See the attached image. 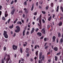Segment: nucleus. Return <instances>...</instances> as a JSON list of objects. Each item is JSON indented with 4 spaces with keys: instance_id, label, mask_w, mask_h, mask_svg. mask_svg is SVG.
I'll list each match as a JSON object with an SVG mask.
<instances>
[{
    "instance_id": "nucleus-15",
    "label": "nucleus",
    "mask_w": 63,
    "mask_h": 63,
    "mask_svg": "<svg viewBox=\"0 0 63 63\" xmlns=\"http://www.w3.org/2000/svg\"><path fill=\"white\" fill-rule=\"evenodd\" d=\"M4 37L5 38H7L8 37V34H6L5 35H4Z\"/></svg>"
},
{
    "instance_id": "nucleus-61",
    "label": "nucleus",
    "mask_w": 63,
    "mask_h": 63,
    "mask_svg": "<svg viewBox=\"0 0 63 63\" xmlns=\"http://www.w3.org/2000/svg\"><path fill=\"white\" fill-rule=\"evenodd\" d=\"M43 38H44V37L43 36H42L40 38V39H43Z\"/></svg>"
},
{
    "instance_id": "nucleus-25",
    "label": "nucleus",
    "mask_w": 63,
    "mask_h": 63,
    "mask_svg": "<svg viewBox=\"0 0 63 63\" xmlns=\"http://www.w3.org/2000/svg\"><path fill=\"white\" fill-rule=\"evenodd\" d=\"M58 10H59V6H58L57 7V9L56 10V12L58 11Z\"/></svg>"
},
{
    "instance_id": "nucleus-40",
    "label": "nucleus",
    "mask_w": 63,
    "mask_h": 63,
    "mask_svg": "<svg viewBox=\"0 0 63 63\" xmlns=\"http://www.w3.org/2000/svg\"><path fill=\"white\" fill-rule=\"evenodd\" d=\"M11 20V19H9L8 20V23H9V22H10V20Z\"/></svg>"
},
{
    "instance_id": "nucleus-62",
    "label": "nucleus",
    "mask_w": 63,
    "mask_h": 63,
    "mask_svg": "<svg viewBox=\"0 0 63 63\" xmlns=\"http://www.w3.org/2000/svg\"><path fill=\"white\" fill-rule=\"evenodd\" d=\"M32 24L33 25H34V24H35V22H32Z\"/></svg>"
},
{
    "instance_id": "nucleus-18",
    "label": "nucleus",
    "mask_w": 63,
    "mask_h": 63,
    "mask_svg": "<svg viewBox=\"0 0 63 63\" xmlns=\"http://www.w3.org/2000/svg\"><path fill=\"white\" fill-rule=\"evenodd\" d=\"M25 30H24L23 32V36H25Z\"/></svg>"
},
{
    "instance_id": "nucleus-33",
    "label": "nucleus",
    "mask_w": 63,
    "mask_h": 63,
    "mask_svg": "<svg viewBox=\"0 0 63 63\" xmlns=\"http://www.w3.org/2000/svg\"><path fill=\"white\" fill-rule=\"evenodd\" d=\"M43 60H40H40H39L38 61V62L39 63H41V62H42V61Z\"/></svg>"
},
{
    "instance_id": "nucleus-47",
    "label": "nucleus",
    "mask_w": 63,
    "mask_h": 63,
    "mask_svg": "<svg viewBox=\"0 0 63 63\" xmlns=\"http://www.w3.org/2000/svg\"><path fill=\"white\" fill-rule=\"evenodd\" d=\"M28 20H29V19H27V21H26L27 23H28Z\"/></svg>"
},
{
    "instance_id": "nucleus-43",
    "label": "nucleus",
    "mask_w": 63,
    "mask_h": 63,
    "mask_svg": "<svg viewBox=\"0 0 63 63\" xmlns=\"http://www.w3.org/2000/svg\"><path fill=\"white\" fill-rule=\"evenodd\" d=\"M48 47V46H46L45 47V49H47Z\"/></svg>"
},
{
    "instance_id": "nucleus-54",
    "label": "nucleus",
    "mask_w": 63,
    "mask_h": 63,
    "mask_svg": "<svg viewBox=\"0 0 63 63\" xmlns=\"http://www.w3.org/2000/svg\"><path fill=\"white\" fill-rule=\"evenodd\" d=\"M16 36V33H15L14 35L13 36V37H15Z\"/></svg>"
},
{
    "instance_id": "nucleus-50",
    "label": "nucleus",
    "mask_w": 63,
    "mask_h": 63,
    "mask_svg": "<svg viewBox=\"0 0 63 63\" xmlns=\"http://www.w3.org/2000/svg\"><path fill=\"white\" fill-rule=\"evenodd\" d=\"M26 34L27 35H28V34H29V32H27L26 33Z\"/></svg>"
},
{
    "instance_id": "nucleus-58",
    "label": "nucleus",
    "mask_w": 63,
    "mask_h": 63,
    "mask_svg": "<svg viewBox=\"0 0 63 63\" xmlns=\"http://www.w3.org/2000/svg\"><path fill=\"white\" fill-rule=\"evenodd\" d=\"M19 24H22V23H21V21L19 22Z\"/></svg>"
},
{
    "instance_id": "nucleus-46",
    "label": "nucleus",
    "mask_w": 63,
    "mask_h": 63,
    "mask_svg": "<svg viewBox=\"0 0 63 63\" xmlns=\"http://www.w3.org/2000/svg\"><path fill=\"white\" fill-rule=\"evenodd\" d=\"M37 45H36L34 47V49H36L37 48Z\"/></svg>"
},
{
    "instance_id": "nucleus-24",
    "label": "nucleus",
    "mask_w": 63,
    "mask_h": 63,
    "mask_svg": "<svg viewBox=\"0 0 63 63\" xmlns=\"http://www.w3.org/2000/svg\"><path fill=\"white\" fill-rule=\"evenodd\" d=\"M17 19H16L14 21V24H15V23H16V21H17Z\"/></svg>"
},
{
    "instance_id": "nucleus-6",
    "label": "nucleus",
    "mask_w": 63,
    "mask_h": 63,
    "mask_svg": "<svg viewBox=\"0 0 63 63\" xmlns=\"http://www.w3.org/2000/svg\"><path fill=\"white\" fill-rule=\"evenodd\" d=\"M41 31L42 33H43V34H45V33H46V31H45V30L44 28L42 29Z\"/></svg>"
},
{
    "instance_id": "nucleus-30",
    "label": "nucleus",
    "mask_w": 63,
    "mask_h": 63,
    "mask_svg": "<svg viewBox=\"0 0 63 63\" xmlns=\"http://www.w3.org/2000/svg\"><path fill=\"white\" fill-rule=\"evenodd\" d=\"M20 51L21 53H22V48H20Z\"/></svg>"
},
{
    "instance_id": "nucleus-4",
    "label": "nucleus",
    "mask_w": 63,
    "mask_h": 63,
    "mask_svg": "<svg viewBox=\"0 0 63 63\" xmlns=\"http://www.w3.org/2000/svg\"><path fill=\"white\" fill-rule=\"evenodd\" d=\"M16 11V9H15V8H14L12 10V11L11 13V15H13L14 14L15 12Z\"/></svg>"
},
{
    "instance_id": "nucleus-55",
    "label": "nucleus",
    "mask_w": 63,
    "mask_h": 63,
    "mask_svg": "<svg viewBox=\"0 0 63 63\" xmlns=\"http://www.w3.org/2000/svg\"><path fill=\"white\" fill-rule=\"evenodd\" d=\"M30 55L29 54H27V56H29Z\"/></svg>"
},
{
    "instance_id": "nucleus-34",
    "label": "nucleus",
    "mask_w": 63,
    "mask_h": 63,
    "mask_svg": "<svg viewBox=\"0 0 63 63\" xmlns=\"http://www.w3.org/2000/svg\"><path fill=\"white\" fill-rule=\"evenodd\" d=\"M42 21L43 23H45V20H44V19H42Z\"/></svg>"
},
{
    "instance_id": "nucleus-19",
    "label": "nucleus",
    "mask_w": 63,
    "mask_h": 63,
    "mask_svg": "<svg viewBox=\"0 0 63 63\" xmlns=\"http://www.w3.org/2000/svg\"><path fill=\"white\" fill-rule=\"evenodd\" d=\"M63 38L61 39L60 40V43H61V44H62V43H63Z\"/></svg>"
},
{
    "instance_id": "nucleus-9",
    "label": "nucleus",
    "mask_w": 63,
    "mask_h": 63,
    "mask_svg": "<svg viewBox=\"0 0 63 63\" xmlns=\"http://www.w3.org/2000/svg\"><path fill=\"white\" fill-rule=\"evenodd\" d=\"M22 13H23V12L22 11H20L19 12L18 14L19 15H22Z\"/></svg>"
},
{
    "instance_id": "nucleus-26",
    "label": "nucleus",
    "mask_w": 63,
    "mask_h": 63,
    "mask_svg": "<svg viewBox=\"0 0 63 63\" xmlns=\"http://www.w3.org/2000/svg\"><path fill=\"white\" fill-rule=\"evenodd\" d=\"M26 52L27 53H28V52L27 51H29V49L27 48V49H26Z\"/></svg>"
},
{
    "instance_id": "nucleus-31",
    "label": "nucleus",
    "mask_w": 63,
    "mask_h": 63,
    "mask_svg": "<svg viewBox=\"0 0 63 63\" xmlns=\"http://www.w3.org/2000/svg\"><path fill=\"white\" fill-rule=\"evenodd\" d=\"M51 6L52 7H53V3H51Z\"/></svg>"
},
{
    "instance_id": "nucleus-1",
    "label": "nucleus",
    "mask_w": 63,
    "mask_h": 63,
    "mask_svg": "<svg viewBox=\"0 0 63 63\" xmlns=\"http://www.w3.org/2000/svg\"><path fill=\"white\" fill-rule=\"evenodd\" d=\"M7 58L6 60V63H12V61L10 59V55L9 54L7 55Z\"/></svg>"
},
{
    "instance_id": "nucleus-21",
    "label": "nucleus",
    "mask_w": 63,
    "mask_h": 63,
    "mask_svg": "<svg viewBox=\"0 0 63 63\" xmlns=\"http://www.w3.org/2000/svg\"><path fill=\"white\" fill-rule=\"evenodd\" d=\"M13 27H14V25H13V24H12V26H10L9 27V28L10 29H12V28H13Z\"/></svg>"
},
{
    "instance_id": "nucleus-64",
    "label": "nucleus",
    "mask_w": 63,
    "mask_h": 63,
    "mask_svg": "<svg viewBox=\"0 0 63 63\" xmlns=\"http://www.w3.org/2000/svg\"><path fill=\"white\" fill-rule=\"evenodd\" d=\"M33 61V59H31V61Z\"/></svg>"
},
{
    "instance_id": "nucleus-57",
    "label": "nucleus",
    "mask_w": 63,
    "mask_h": 63,
    "mask_svg": "<svg viewBox=\"0 0 63 63\" xmlns=\"http://www.w3.org/2000/svg\"><path fill=\"white\" fill-rule=\"evenodd\" d=\"M21 60L23 62H24V59H22Z\"/></svg>"
},
{
    "instance_id": "nucleus-11",
    "label": "nucleus",
    "mask_w": 63,
    "mask_h": 63,
    "mask_svg": "<svg viewBox=\"0 0 63 63\" xmlns=\"http://www.w3.org/2000/svg\"><path fill=\"white\" fill-rule=\"evenodd\" d=\"M54 49L55 51H57L58 50V48L56 47H54Z\"/></svg>"
},
{
    "instance_id": "nucleus-5",
    "label": "nucleus",
    "mask_w": 63,
    "mask_h": 63,
    "mask_svg": "<svg viewBox=\"0 0 63 63\" xmlns=\"http://www.w3.org/2000/svg\"><path fill=\"white\" fill-rule=\"evenodd\" d=\"M13 49L14 50H16V49H17V46L14 45L13 46Z\"/></svg>"
},
{
    "instance_id": "nucleus-45",
    "label": "nucleus",
    "mask_w": 63,
    "mask_h": 63,
    "mask_svg": "<svg viewBox=\"0 0 63 63\" xmlns=\"http://www.w3.org/2000/svg\"><path fill=\"white\" fill-rule=\"evenodd\" d=\"M25 15L24 14H23V17L24 18V17H25Z\"/></svg>"
},
{
    "instance_id": "nucleus-59",
    "label": "nucleus",
    "mask_w": 63,
    "mask_h": 63,
    "mask_svg": "<svg viewBox=\"0 0 63 63\" xmlns=\"http://www.w3.org/2000/svg\"><path fill=\"white\" fill-rule=\"evenodd\" d=\"M37 12H35V13H34V15H37Z\"/></svg>"
},
{
    "instance_id": "nucleus-52",
    "label": "nucleus",
    "mask_w": 63,
    "mask_h": 63,
    "mask_svg": "<svg viewBox=\"0 0 63 63\" xmlns=\"http://www.w3.org/2000/svg\"><path fill=\"white\" fill-rule=\"evenodd\" d=\"M36 6H38V2H37L36 3Z\"/></svg>"
},
{
    "instance_id": "nucleus-17",
    "label": "nucleus",
    "mask_w": 63,
    "mask_h": 63,
    "mask_svg": "<svg viewBox=\"0 0 63 63\" xmlns=\"http://www.w3.org/2000/svg\"><path fill=\"white\" fill-rule=\"evenodd\" d=\"M7 32H6L5 31H4V33H3V35H7Z\"/></svg>"
},
{
    "instance_id": "nucleus-27",
    "label": "nucleus",
    "mask_w": 63,
    "mask_h": 63,
    "mask_svg": "<svg viewBox=\"0 0 63 63\" xmlns=\"http://www.w3.org/2000/svg\"><path fill=\"white\" fill-rule=\"evenodd\" d=\"M39 52V51H37L36 52V53H35V54L36 55H37H37H38V52Z\"/></svg>"
},
{
    "instance_id": "nucleus-32",
    "label": "nucleus",
    "mask_w": 63,
    "mask_h": 63,
    "mask_svg": "<svg viewBox=\"0 0 63 63\" xmlns=\"http://www.w3.org/2000/svg\"><path fill=\"white\" fill-rule=\"evenodd\" d=\"M42 13L43 14H46V12H44L43 11H42Z\"/></svg>"
},
{
    "instance_id": "nucleus-7",
    "label": "nucleus",
    "mask_w": 63,
    "mask_h": 63,
    "mask_svg": "<svg viewBox=\"0 0 63 63\" xmlns=\"http://www.w3.org/2000/svg\"><path fill=\"white\" fill-rule=\"evenodd\" d=\"M39 18V22H42V16H41V15L40 16Z\"/></svg>"
},
{
    "instance_id": "nucleus-16",
    "label": "nucleus",
    "mask_w": 63,
    "mask_h": 63,
    "mask_svg": "<svg viewBox=\"0 0 63 63\" xmlns=\"http://www.w3.org/2000/svg\"><path fill=\"white\" fill-rule=\"evenodd\" d=\"M34 9V4H32V8L31 9V11H32L33 10V9Z\"/></svg>"
},
{
    "instance_id": "nucleus-22",
    "label": "nucleus",
    "mask_w": 63,
    "mask_h": 63,
    "mask_svg": "<svg viewBox=\"0 0 63 63\" xmlns=\"http://www.w3.org/2000/svg\"><path fill=\"white\" fill-rule=\"evenodd\" d=\"M62 22H60L59 24V26H61V25H62Z\"/></svg>"
},
{
    "instance_id": "nucleus-28",
    "label": "nucleus",
    "mask_w": 63,
    "mask_h": 63,
    "mask_svg": "<svg viewBox=\"0 0 63 63\" xmlns=\"http://www.w3.org/2000/svg\"><path fill=\"white\" fill-rule=\"evenodd\" d=\"M61 36V34L60 33H58V37H60Z\"/></svg>"
},
{
    "instance_id": "nucleus-12",
    "label": "nucleus",
    "mask_w": 63,
    "mask_h": 63,
    "mask_svg": "<svg viewBox=\"0 0 63 63\" xmlns=\"http://www.w3.org/2000/svg\"><path fill=\"white\" fill-rule=\"evenodd\" d=\"M37 35H38V36H42V33L40 32H38L37 33Z\"/></svg>"
},
{
    "instance_id": "nucleus-3",
    "label": "nucleus",
    "mask_w": 63,
    "mask_h": 63,
    "mask_svg": "<svg viewBox=\"0 0 63 63\" xmlns=\"http://www.w3.org/2000/svg\"><path fill=\"white\" fill-rule=\"evenodd\" d=\"M16 28H17V30H15V31L16 32H19V31H20L19 27L18 26H17L16 27Z\"/></svg>"
},
{
    "instance_id": "nucleus-48",
    "label": "nucleus",
    "mask_w": 63,
    "mask_h": 63,
    "mask_svg": "<svg viewBox=\"0 0 63 63\" xmlns=\"http://www.w3.org/2000/svg\"><path fill=\"white\" fill-rule=\"evenodd\" d=\"M48 6H47L46 7V10H47V9H48Z\"/></svg>"
},
{
    "instance_id": "nucleus-44",
    "label": "nucleus",
    "mask_w": 63,
    "mask_h": 63,
    "mask_svg": "<svg viewBox=\"0 0 63 63\" xmlns=\"http://www.w3.org/2000/svg\"><path fill=\"white\" fill-rule=\"evenodd\" d=\"M39 30V29H38V28L36 29V32H37L38 31V30Z\"/></svg>"
},
{
    "instance_id": "nucleus-8",
    "label": "nucleus",
    "mask_w": 63,
    "mask_h": 63,
    "mask_svg": "<svg viewBox=\"0 0 63 63\" xmlns=\"http://www.w3.org/2000/svg\"><path fill=\"white\" fill-rule=\"evenodd\" d=\"M40 23V25L39 24V23L38 24V25L39 26V28L40 29H42V22H39Z\"/></svg>"
},
{
    "instance_id": "nucleus-53",
    "label": "nucleus",
    "mask_w": 63,
    "mask_h": 63,
    "mask_svg": "<svg viewBox=\"0 0 63 63\" xmlns=\"http://www.w3.org/2000/svg\"><path fill=\"white\" fill-rule=\"evenodd\" d=\"M23 46L24 47H25V46H26L27 45H26V44H24L23 45Z\"/></svg>"
},
{
    "instance_id": "nucleus-23",
    "label": "nucleus",
    "mask_w": 63,
    "mask_h": 63,
    "mask_svg": "<svg viewBox=\"0 0 63 63\" xmlns=\"http://www.w3.org/2000/svg\"><path fill=\"white\" fill-rule=\"evenodd\" d=\"M51 18V16H50V17L48 18V20L49 21H50V19Z\"/></svg>"
},
{
    "instance_id": "nucleus-56",
    "label": "nucleus",
    "mask_w": 63,
    "mask_h": 63,
    "mask_svg": "<svg viewBox=\"0 0 63 63\" xmlns=\"http://www.w3.org/2000/svg\"><path fill=\"white\" fill-rule=\"evenodd\" d=\"M55 17V15H53V18H54Z\"/></svg>"
},
{
    "instance_id": "nucleus-36",
    "label": "nucleus",
    "mask_w": 63,
    "mask_h": 63,
    "mask_svg": "<svg viewBox=\"0 0 63 63\" xmlns=\"http://www.w3.org/2000/svg\"><path fill=\"white\" fill-rule=\"evenodd\" d=\"M2 6L0 5V10H2Z\"/></svg>"
},
{
    "instance_id": "nucleus-29",
    "label": "nucleus",
    "mask_w": 63,
    "mask_h": 63,
    "mask_svg": "<svg viewBox=\"0 0 63 63\" xmlns=\"http://www.w3.org/2000/svg\"><path fill=\"white\" fill-rule=\"evenodd\" d=\"M24 4L25 6L27 5V1H26L24 2Z\"/></svg>"
},
{
    "instance_id": "nucleus-41",
    "label": "nucleus",
    "mask_w": 63,
    "mask_h": 63,
    "mask_svg": "<svg viewBox=\"0 0 63 63\" xmlns=\"http://www.w3.org/2000/svg\"><path fill=\"white\" fill-rule=\"evenodd\" d=\"M60 53H58L56 55H60Z\"/></svg>"
},
{
    "instance_id": "nucleus-42",
    "label": "nucleus",
    "mask_w": 63,
    "mask_h": 63,
    "mask_svg": "<svg viewBox=\"0 0 63 63\" xmlns=\"http://www.w3.org/2000/svg\"><path fill=\"white\" fill-rule=\"evenodd\" d=\"M47 43H45V44L44 45V47H46V45H47Z\"/></svg>"
},
{
    "instance_id": "nucleus-35",
    "label": "nucleus",
    "mask_w": 63,
    "mask_h": 63,
    "mask_svg": "<svg viewBox=\"0 0 63 63\" xmlns=\"http://www.w3.org/2000/svg\"><path fill=\"white\" fill-rule=\"evenodd\" d=\"M2 19V20H5V18L4 17H3Z\"/></svg>"
},
{
    "instance_id": "nucleus-60",
    "label": "nucleus",
    "mask_w": 63,
    "mask_h": 63,
    "mask_svg": "<svg viewBox=\"0 0 63 63\" xmlns=\"http://www.w3.org/2000/svg\"><path fill=\"white\" fill-rule=\"evenodd\" d=\"M1 14H2V12L0 11V16L1 15Z\"/></svg>"
},
{
    "instance_id": "nucleus-20",
    "label": "nucleus",
    "mask_w": 63,
    "mask_h": 63,
    "mask_svg": "<svg viewBox=\"0 0 63 63\" xmlns=\"http://www.w3.org/2000/svg\"><path fill=\"white\" fill-rule=\"evenodd\" d=\"M55 61H57V59H58V58L56 56H55Z\"/></svg>"
},
{
    "instance_id": "nucleus-39",
    "label": "nucleus",
    "mask_w": 63,
    "mask_h": 63,
    "mask_svg": "<svg viewBox=\"0 0 63 63\" xmlns=\"http://www.w3.org/2000/svg\"><path fill=\"white\" fill-rule=\"evenodd\" d=\"M13 3H14V1L13 0H12L11 2V4L12 5Z\"/></svg>"
},
{
    "instance_id": "nucleus-14",
    "label": "nucleus",
    "mask_w": 63,
    "mask_h": 63,
    "mask_svg": "<svg viewBox=\"0 0 63 63\" xmlns=\"http://www.w3.org/2000/svg\"><path fill=\"white\" fill-rule=\"evenodd\" d=\"M34 28H32V30L31 32V34H32V33H33L34 32Z\"/></svg>"
},
{
    "instance_id": "nucleus-49",
    "label": "nucleus",
    "mask_w": 63,
    "mask_h": 63,
    "mask_svg": "<svg viewBox=\"0 0 63 63\" xmlns=\"http://www.w3.org/2000/svg\"><path fill=\"white\" fill-rule=\"evenodd\" d=\"M44 40L45 41H47V38H45L44 39Z\"/></svg>"
},
{
    "instance_id": "nucleus-37",
    "label": "nucleus",
    "mask_w": 63,
    "mask_h": 63,
    "mask_svg": "<svg viewBox=\"0 0 63 63\" xmlns=\"http://www.w3.org/2000/svg\"><path fill=\"white\" fill-rule=\"evenodd\" d=\"M50 28V26L49 25H48L47 26V28L48 29H49Z\"/></svg>"
},
{
    "instance_id": "nucleus-63",
    "label": "nucleus",
    "mask_w": 63,
    "mask_h": 63,
    "mask_svg": "<svg viewBox=\"0 0 63 63\" xmlns=\"http://www.w3.org/2000/svg\"><path fill=\"white\" fill-rule=\"evenodd\" d=\"M51 61V60L50 59H49L48 60V61L49 62H50Z\"/></svg>"
},
{
    "instance_id": "nucleus-51",
    "label": "nucleus",
    "mask_w": 63,
    "mask_h": 63,
    "mask_svg": "<svg viewBox=\"0 0 63 63\" xmlns=\"http://www.w3.org/2000/svg\"><path fill=\"white\" fill-rule=\"evenodd\" d=\"M25 13H26V14H27L28 13V11L26 10L25 11Z\"/></svg>"
},
{
    "instance_id": "nucleus-10",
    "label": "nucleus",
    "mask_w": 63,
    "mask_h": 63,
    "mask_svg": "<svg viewBox=\"0 0 63 63\" xmlns=\"http://www.w3.org/2000/svg\"><path fill=\"white\" fill-rule=\"evenodd\" d=\"M56 38H55V36H53L52 37V39H53V42H54L55 41V39Z\"/></svg>"
},
{
    "instance_id": "nucleus-2",
    "label": "nucleus",
    "mask_w": 63,
    "mask_h": 63,
    "mask_svg": "<svg viewBox=\"0 0 63 63\" xmlns=\"http://www.w3.org/2000/svg\"><path fill=\"white\" fill-rule=\"evenodd\" d=\"M42 53H40L39 55V59H41V58H42L41 60H44L45 59V56L44 55L42 56V57H41L42 56Z\"/></svg>"
},
{
    "instance_id": "nucleus-38",
    "label": "nucleus",
    "mask_w": 63,
    "mask_h": 63,
    "mask_svg": "<svg viewBox=\"0 0 63 63\" xmlns=\"http://www.w3.org/2000/svg\"><path fill=\"white\" fill-rule=\"evenodd\" d=\"M4 51L6 50V47H4Z\"/></svg>"
},
{
    "instance_id": "nucleus-13",
    "label": "nucleus",
    "mask_w": 63,
    "mask_h": 63,
    "mask_svg": "<svg viewBox=\"0 0 63 63\" xmlns=\"http://www.w3.org/2000/svg\"><path fill=\"white\" fill-rule=\"evenodd\" d=\"M7 12L6 11L5 13V17H6L8 16V14H7Z\"/></svg>"
}]
</instances>
